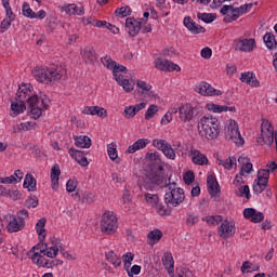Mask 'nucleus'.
Returning <instances> with one entry per match:
<instances>
[{
  "label": "nucleus",
  "instance_id": "nucleus-1",
  "mask_svg": "<svg viewBox=\"0 0 277 277\" xmlns=\"http://www.w3.org/2000/svg\"><path fill=\"white\" fill-rule=\"evenodd\" d=\"M58 252L60 249L57 247H49L47 243H37L29 250L28 256L31 259L35 265H38V267L49 268L53 267V261H50L44 256L55 259Z\"/></svg>",
  "mask_w": 277,
  "mask_h": 277
},
{
  "label": "nucleus",
  "instance_id": "nucleus-2",
  "mask_svg": "<svg viewBox=\"0 0 277 277\" xmlns=\"http://www.w3.org/2000/svg\"><path fill=\"white\" fill-rule=\"evenodd\" d=\"M32 77L39 83H45L47 85L60 81L64 75H66V69L62 67H36L31 71Z\"/></svg>",
  "mask_w": 277,
  "mask_h": 277
},
{
  "label": "nucleus",
  "instance_id": "nucleus-3",
  "mask_svg": "<svg viewBox=\"0 0 277 277\" xmlns=\"http://www.w3.org/2000/svg\"><path fill=\"white\" fill-rule=\"evenodd\" d=\"M198 131L206 140H217L220 135V120L215 117H202L198 123Z\"/></svg>",
  "mask_w": 277,
  "mask_h": 277
},
{
  "label": "nucleus",
  "instance_id": "nucleus-4",
  "mask_svg": "<svg viewBox=\"0 0 277 277\" xmlns=\"http://www.w3.org/2000/svg\"><path fill=\"white\" fill-rule=\"evenodd\" d=\"M252 10V3H246L240 5L239 8H235L233 4H225L221 8L220 12L223 16L224 23H233L237 21L243 14H248Z\"/></svg>",
  "mask_w": 277,
  "mask_h": 277
},
{
  "label": "nucleus",
  "instance_id": "nucleus-5",
  "mask_svg": "<svg viewBox=\"0 0 277 277\" xmlns=\"http://www.w3.org/2000/svg\"><path fill=\"white\" fill-rule=\"evenodd\" d=\"M168 188L167 193L164 194V202L167 207H179V205H182V202L185 200V190L181 187H176V183L170 182L166 184Z\"/></svg>",
  "mask_w": 277,
  "mask_h": 277
},
{
  "label": "nucleus",
  "instance_id": "nucleus-6",
  "mask_svg": "<svg viewBox=\"0 0 277 277\" xmlns=\"http://www.w3.org/2000/svg\"><path fill=\"white\" fill-rule=\"evenodd\" d=\"M163 181H166L163 166H158L156 170L153 169L145 175L143 187L153 192V189H157L159 185H163Z\"/></svg>",
  "mask_w": 277,
  "mask_h": 277
},
{
  "label": "nucleus",
  "instance_id": "nucleus-7",
  "mask_svg": "<svg viewBox=\"0 0 277 277\" xmlns=\"http://www.w3.org/2000/svg\"><path fill=\"white\" fill-rule=\"evenodd\" d=\"M101 230L104 235H114L118 230V217L114 212H104L101 220Z\"/></svg>",
  "mask_w": 277,
  "mask_h": 277
},
{
  "label": "nucleus",
  "instance_id": "nucleus-8",
  "mask_svg": "<svg viewBox=\"0 0 277 277\" xmlns=\"http://www.w3.org/2000/svg\"><path fill=\"white\" fill-rule=\"evenodd\" d=\"M120 72H127V68L115 63V68L113 69L114 79L117 81L118 85L123 88L124 92H133L135 84L131 83L129 79L124 78Z\"/></svg>",
  "mask_w": 277,
  "mask_h": 277
},
{
  "label": "nucleus",
  "instance_id": "nucleus-9",
  "mask_svg": "<svg viewBox=\"0 0 277 277\" xmlns=\"http://www.w3.org/2000/svg\"><path fill=\"white\" fill-rule=\"evenodd\" d=\"M225 137L226 140L234 142V144H236L237 146H243L245 144L243 137L241 136V132H239V126L235 120H232L229 122V127H227L225 131Z\"/></svg>",
  "mask_w": 277,
  "mask_h": 277
},
{
  "label": "nucleus",
  "instance_id": "nucleus-10",
  "mask_svg": "<svg viewBox=\"0 0 277 277\" xmlns=\"http://www.w3.org/2000/svg\"><path fill=\"white\" fill-rule=\"evenodd\" d=\"M179 114L182 122H192V120H194V116H196L198 111L190 104H185L179 108Z\"/></svg>",
  "mask_w": 277,
  "mask_h": 277
},
{
  "label": "nucleus",
  "instance_id": "nucleus-11",
  "mask_svg": "<svg viewBox=\"0 0 277 277\" xmlns=\"http://www.w3.org/2000/svg\"><path fill=\"white\" fill-rule=\"evenodd\" d=\"M254 44L256 41L254 39H238L235 41V51H240L242 53H252L254 51Z\"/></svg>",
  "mask_w": 277,
  "mask_h": 277
},
{
  "label": "nucleus",
  "instance_id": "nucleus-12",
  "mask_svg": "<svg viewBox=\"0 0 277 277\" xmlns=\"http://www.w3.org/2000/svg\"><path fill=\"white\" fill-rule=\"evenodd\" d=\"M155 68L158 70H163L164 72H173L175 70L176 72H180L181 67L166 58H157L155 61Z\"/></svg>",
  "mask_w": 277,
  "mask_h": 277
},
{
  "label": "nucleus",
  "instance_id": "nucleus-13",
  "mask_svg": "<svg viewBox=\"0 0 277 277\" xmlns=\"http://www.w3.org/2000/svg\"><path fill=\"white\" fill-rule=\"evenodd\" d=\"M28 109H30V114L35 120H38L40 116H42V108L38 107L40 100L38 95H31L27 98Z\"/></svg>",
  "mask_w": 277,
  "mask_h": 277
},
{
  "label": "nucleus",
  "instance_id": "nucleus-14",
  "mask_svg": "<svg viewBox=\"0 0 277 277\" xmlns=\"http://www.w3.org/2000/svg\"><path fill=\"white\" fill-rule=\"evenodd\" d=\"M195 90L202 96H222V91L213 89L208 82H201Z\"/></svg>",
  "mask_w": 277,
  "mask_h": 277
},
{
  "label": "nucleus",
  "instance_id": "nucleus-15",
  "mask_svg": "<svg viewBox=\"0 0 277 277\" xmlns=\"http://www.w3.org/2000/svg\"><path fill=\"white\" fill-rule=\"evenodd\" d=\"M126 27L128 29L129 36L135 38V36H137V34H140V30L142 29V22H138L134 17H128L126 19Z\"/></svg>",
  "mask_w": 277,
  "mask_h": 277
},
{
  "label": "nucleus",
  "instance_id": "nucleus-16",
  "mask_svg": "<svg viewBox=\"0 0 277 277\" xmlns=\"http://www.w3.org/2000/svg\"><path fill=\"white\" fill-rule=\"evenodd\" d=\"M220 237L223 239H228V237H233L235 235V223L224 221L217 229Z\"/></svg>",
  "mask_w": 277,
  "mask_h": 277
},
{
  "label": "nucleus",
  "instance_id": "nucleus-17",
  "mask_svg": "<svg viewBox=\"0 0 277 277\" xmlns=\"http://www.w3.org/2000/svg\"><path fill=\"white\" fill-rule=\"evenodd\" d=\"M70 157H72V159H75V161H77V163H79V166H81L82 168H88L89 166V161L88 158L85 157L87 153L85 151H81L75 148H69L68 150Z\"/></svg>",
  "mask_w": 277,
  "mask_h": 277
},
{
  "label": "nucleus",
  "instance_id": "nucleus-18",
  "mask_svg": "<svg viewBox=\"0 0 277 277\" xmlns=\"http://www.w3.org/2000/svg\"><path fill=\"white\" fill-rule=\"evenodd\" d=\"M183 23L186 29H188V31H192L195 36H198V34H205V31H207L205 27L196 24V22H194L190 16L184 17Z\"/></svg>",
  "mask_w": 277,
  "mask_h": 277
},
{
  "label": "nucleus",
  "instance_id": "nucleus-19",
  "mask_svg": "<svg viewBox=\"0 0 277 277\" xmlns=\"http://www.w3.org/2000/svg\"><path fill=\"white\" fill-rule=\"evenodd\" d=\"M208 192L212 198H220V184L217 183V179L214 175H209L207 177Z\"/></svg>",
  "mask_w": 277,
  "mask_h": 277
},
{
  "label": "nucleus",
  "instance_id": "nucleus-20",
  "mask_svg": "<svg viewBox=\"0 0 277 277\" xmlns=\"http://www.w3.org/2000/svg\"><path fill=\"white\" fill-rule=\"evenodd\" d=\"M82 114L87 116H98V118H107V109L100 106H85Z\"/></svg>",
  "mask_w": 277,
  "mask_h": 277
},
{
  "label": "nucleus",
  "instance_id": "nucleus-21",
  "mask_svg": "<svg viewBox=\"0 0 277 277\" xmlns=\"http://www.w3.org/2000/svg\"><path fill=\"white\" fill-rule=\"evenodd\" d=\"M60 174H62V170L60 169V164H54L51 169L50 177L52 183V189L57 192L60 189Z\"/></svg>",
  "mask_w": 277,
  "mask_h": 277
},
{
  "label": "nucleus",
  "instance_id": "nucleus-22",
  "mask_svg": "<svg viewBox=\"0 0 277 277\" xmlns=\"http://www.w3.org/2000/svg\"><path fill=\"white\" fill-rule=\"evenodd\" d=\"M190 157L195 166H207L209 163V159L207 158V156L200 153V150L198 149L190 150Z\"/></svg>",
  "mask_w": 277,
  "mask_h": 277
},
{
  "label": "nucleus",
  "instance_id": "nucleus-23",
  "mask_svg": "<svg viewBox=\"0 0 277 277\" xmlns=\"http://www.w3.org/2000/svg\"><path fill=\"white\" fill-rule=\"evenodd\" d=\"M61 12H65V14H68L69 16H82L84 9L83 6H77V4H65L61 6Z\"/></svg>",
  "mask_w": 277,
  "mask_h": 277
},
{
  "label": "nucleus",
  "instance_id": "nucleus-24",
  "mask_svg": "<svg viewBox=\"0 0 277 277\" xmlns=\"http://www.w3.org/2000/svg\"><path fill=\"white\" fill-rule=\"evenodd\" d=\"M150 144V140L148 138H138L133 145H130L126 153L129 155H133V153H137V150H142L143 148H146Z\"/></svg>",
  "mask_w": 277,
  "mask_h": 277
},
{
  "label": "nucleus",
  "instance_id": "nucleus-25",
  "mask_svg": "<svg viewBox=\"0 0 277 277\" xmlns=\"http://www.w3.org/2000/svg\"><path fill=\"white\" fill-rule=\"evenodd\" d=\"M44 226H47V219L41 217L36 224L39 243H44V239H47V229H44Z\"/></svg>",
  "mask_w": 277,
  "mask_h": 277
},
{
  "label": "nucleus",
  "instance_id": "nucleus-26",
  "mask_svg": "<svg viewBox=\"0 0 277 277\" xmlns=\"http://www.w3.org/2000/svg\"><path fill=\"white\" fill-rule=\"evenodd\" d=\"M207 109L213 114H222V111H236L235 106H224L214 103L207 104Z\"/></svg>",
  "mask_w": 277,
  "mask_h": 277
},
{
  "label": "nucleus",
  "instance_id": "nucleus-27",
  "mask_svg": "<svg viewBox=\"0 0 277 277\" xmlns=\"http://www.w3.org/2000/svg\"><path fill=\"white\" fill-rule=\"evenodd\" d=\"M25 109H27V106H25V102L15 100L11 103V116L13 118H16V116L23 114Z\"/></svg>",
  "mask_w": 277,
  "mask_h": 277
},
{
  "label": "nucleus",
  "instance_id": "nucleus-28",
  "mask_svg": "<svg viewBox=\"0 0 277 277\" xmlns=\"http://www.w3.org/2000/svg\"><path fill=\"white\" fill-rule=\"evenodd\" d=\"M75 146L78 148H90L92 146V138L88 135L74 136Z\"/></svg>",
  "mask_w": 277,
  "mask_h": 277
},
{
  "label": "nucleus",
  "instance_id": "nucleus-29",
  "mask_svg": "<svg viewBox=\"0 0 277 277\" xmlns=\"http://www.w3.org/2000/svg\"><path fill=\"white\" fill-rule=\"evenodd\" d=\"M162 263L170 276L174 274V258H172V253H164L162 258Z\"/></svg>",
  "mask_w": 277,
  "mask_h": 277
},
{
  "label": "nucleus",
  "instance_id": "nucleus-30",
  "mask_svg": "<svg viewBox=\"0 0 277 277\" xmlns=\"http://www.w3.org/2000/svg\"><path fill=\"white\" fill-rule=\"evenodd\" d=\"M23 228H25V225L19 222L16 216H13V219L6 225V229L9 233H18L19 230H23Z\"/></svg>",
  "mask_w": 277,
  "mask_h": 277
},
{
  "label": "nucleus",
  "instance_id": "nucleus-31",
  "mask_svg": "<svg viewBox=\"0 0 277 277\" xmlns=\"http://www.w3.org/2000/svg\"><path fill=\"white\" fill-rule=\"evenodd\" d=\"M240 81L248 83L251 88H259V80H256L250 71L241 74Z\"/></svg>",
  "mask_w": 277,
  "mask_h": 277
},
{
  "label": "nucleus",
  "instance_id": "nucleus-32",
  "mask_svg": "<svg viewBox=\"0 0 277 277\" xmlns=\"http://www.w3.org/2000/svg\"><path fill=\"white\" fill-rule=\"evenodd\" d=\"M75 196L85 205H92L96 200V196L90 192L76 193Z\"/></svg>",
  "mask_w": 277,
  "mask_h": 277
},
{
  "label": "nucleus",
  "instance_id": "nucleus-33",
  "mask_svg": "<svg viewBox=\"0 0 277 277\" xmlns=\"http://www.w3.org/2000/svg\"><path fill=\"white\" fill-rule=\"evenodd\" d=\"M29 94H31V91L27 90V85L24 84L18 88V91L15 96V101H19V103H25V101H27Z\"/></svg>",
  "mask_w": 277,
  "mask_h": 277
},
{
  "label": "nucleus",
  "instance_id": "nucleus-34",
  "mask_svg": "<svg viewBox=\"0 0 277 277\" xmlns=\"http://www.w3.org/2000/svg\"><path fill=\"white\" fill-rule=\"evenodd\" d=\"M240 269H241L242 274H251V272H259V269H261V267L258 264H253L250 261H246L242 263V266Z\"/></svg>",
  "mask_w": 277,
  "mask_h": 277
},
{
  "label": "nucleus",
  "instance_id": "nucleus-35",
  "mask_svg": "<svg viewBox=\"0 0 277 277\" xmlns=\"http://www.w3.org/2000/svg\"><path fill=\"white\" fill-rule=\"evenodd\" d=\"M106 259L115 267H120V265H122V260L114 251H109L108 253H106Z\"/></svg>",
  "mask_w": 277,
  "mask_h": 277
},
{
  "label": "nucleus",
  "instance_id": "nucleus-36",
  "mask_svg": "<svg viewBox=\"0 0 277 277\" xmlns=\"http://www.w3.org/2000/svg\"><path fill=\"white\" fill-rule=\"evenodd\" d=\"M24 187L28 189V192H36V180L34 179V175L26 174L24 180Z\"/></svg>",
  "mask_w": 277,
  "mask_h": 277
},
{
  "label": "nucleus",
  "instance_id": "nucleus-37",
  "mask_svg": "<svg viewBox=\"0 0 277 277\" xmlns=\"http://www.w3.org/2000/svg\"><path fill=\"white\" fill-rule=\"evenodd\" d=\"M263 41L266 44L267 49H275L277 45L276 37L272 32H266L263 37Z\"/></svg>",
  "mask_w": 277,
  "mask_h": 277
},
{
  "label": "nucleus",
  "instance_id": "nucleus-38",
  "mask_svg": "<svg viewBox=\"0 0 277 277\" xmlns=\"http://www.w3.org/2000/svg\"><path fill=\"white\" fill-rule=\"evenodd\" d=\"M267 188V182H263L258 180H254L253 183V194H256V196H259V194H263V192H265V189Z\"/></svg>",
  "mask_w": 277,
  "mask_h": 277
},
{
  "label": "nucleus",
  "instance_id": "nucleus-39",
  "mask_svg": "<svg viewBox=\"0 0 277 277\" xmlns=\"http://www.w3.org/2000/svg\"><path fill=\"white\" fill-rule=\"evenodd\" d=\"M197 18L199 21H202L203 23L210 24L217 18V15L215 13H197Z\"/></svg>",
  "mask_w": 277,
  "mask_h": 277
},
{
  "label": "nucleus",
  "instance_id": "nucleus-40",
  "mask_svg": "<svg viewBox=\"0 0 277 277\" xmlns=\"http://www.w3.org/2000/svg\"><path fill=\"white\" fill-rule=\"evenodd\" d=\"M81 55L84 60V62H92L94 60V55H96V52L94 51V48L87 47L81 51Z\"/></svg>",
  "mask_w": 277,
  "mask_h": 277
},
{
  "label": "nucleus",
  "instance_id": "nucleus-41",
  "mask_svg": "<svg viewBox=\"0 0 277 277\" xmlns=\"http://www.w3.org/2000/svg\"><path fill=\"white\" fill-rule=\"evenodd\" d=\"M161 237H163V233L160 229H154L150 230L147 234V238L149 239V241H154V242H159L161 241Z\"/></svg>",
  "mask_w": 277,
  "mask_h": 277
},
{
  "label": "nucleus",
  "instance_id": "nucleus-42",
  "mask_svg": "<svg viewBox=\"0 0 277 277\" xmlns=\"http://www.w3.org/2000/svg\"><path fill=\"white\" fill-rule=\"evenodd\" d=\"M144 198L150 207H155L159 202V195L157 194L145 193Z\"/></svg>",
  "mask_w": 277,
  "mask_h": 277
},
{
  "label": "nucleus",
  "instance_id": "nucleus-43",
  "mask_svg": "<svg viewBox=\"0 0 277 277\" xmlns=\"http://www.w3.org/2000/svg\"><path fill=\"white\" fill-rule=\"evenodd\" d=\"M236 196L239 198H243V196L247 198V200H250V186L245 185L240 186L236 192Z\"/></svg>",
  "mask_w": 277,
  "mask_h": 277
},
{
  "label": "nucleus",
  "instance_id": "nucleus-44",
  "mask_svg": "<svg viewBox=\"0 0 277 277\" xmlns=\"http://www.w3.org/2000/svg\"><path fill=\"white\" fill-rule=\"evenodd\" d=\"M134 258L135 255L131 252H128L122 255L126 272H129V269L131 268Z\"/></svg>",
  "mask_w": 277,
  "mask_h": 277
},
{
  "label": "nucleus",
  "instance_id": "nucleus-45",
  "mask_svg": "<svg viewBox=\"0 0 277 277\" xmlns=\"http://www.w3.org/2000/svg\"><path fill=\"white\" fill-rule=\"evenodd\" d=\"M116 148H117L116 143H110L107 146L108 157L109 159H111V161H116L118 159V150Z\"/></svg>",
  "mask_w": 277,
  "mask_h": 277
},
{
  "label": "nucleus",
  "instance_id": "nucleus-46",
  "mask_svg": "<svg viewBox=\"0 0 277 277\" xmlns=\"http://www.w3.org/2000/svg\"><path fill=\"white\" fill-rule=\"evenodd\" d=\"M22 14L27 18H36V12L31 10V8L29 6V3L27 2H24L22 6Z\"/></svg>",
  "mask_w": 277,
  "mask_h": 277
},
{
  "label": "nucleus",
  "instance_id": "nucleus-47",
  "mask_svg": "<svg viewBox=\"0 0 277 277\" xmlns=\"http://www.w3.org/2000/svg\"><path fill=\"white\" fill-rule=\"evenodd\" d=\"M101 62L108 70H114V68H116V62L111 60V56L106 55L101 58Z\"/></svg>",
  "mask_w": 277,
  "mask_h": 277
},
{
  "label": "nucleus",
  "instance_id": "nucleus-48",
  "mask_svg": "<svg viewBox=\"0 0 277 277\" xmlns=\"http://www.w3.org/2000/svg\"><path fill=\"white\" fill-rule=\"evenodd\" d=\"M157 111H159V106L155 104L149 105L145 113V120H151V118H155V114H157Z\"/></svg>",
  "mask_w": 277,
  "mask_h": 277
},
{
  "label": "nucleus",
  "instance_id": "nucleus-49",
  "mask_svg": "<svg viewBox=\"0 0 277 277\" xmlns=\"http://www.w3.org/2000/svg\"><path fill=\"white\" fill-rule=\"evenodd\" d=\"M169 144L170 143L166 140L155 138L153 141V146H155V148H158V150H161L162 153L166 150V148H168Z\"/></svg>",
  "mask_w": 277,
  "mask_h": 277
},
{
  "label": "nucleus",
  "instance_id": "nucleus-50",
  "mask_svg": "<svg viewBox=\"0 0 277 277\" xmlns=\"http://www.w3.org/2000/svg\"><path fill=\"white\" fill-rule=\"evenodd\" d=\"M115 14L120 16V18H124L131 16V9L129 6H121L115 11Z\"/></svg>",
  "mask_w": 277,
  "mask_h": 277
},
{
  "label": "nucleus",
  "instance_id": "nucleus-51",
  "mask_svg": "<svg viewBox=\"0 0 277 277\" xmlns=\"http://www.w3.org/2000/svg\"><path fill=\"white\" fill-rule=\"evenodd\" d=\"M136 87L140 88V90H142V94H147V92H150V90H153V87L150 84L142 80L136 81Z\"/></svg>",
  "mask_w": 277,
  "mask_h": 277
},
{
  "label": "nucleus",
  "instance_id": "nucleus-52",
  "mask_svg": "<svg viewBox=\"0 0 277 277\" xmlns=\"http://www.w3.org/2000/svg\"><path fill=\"white\" fill-rule=\"evenodd\" d=\"M25 207H27V209H36V207H38V197H28L25 201Z\"/></svg>",
  "mask_w": 277,
  "mask_h": 277
},
{
  "label": "nucleus",
  "instance_id": "nucleus-53",
  "mask_svg": "<svg viewBox=\"0 0 277 277\" xmlns=\"http://www.w3.org/2000/svg\"><path fill=\"white\" fill-rule=\"evenodd\" d=\"M258 180L264 182V183H269V170L267 169H262L258 172Z\"/></svg>",
  "mask_w": 277,
  "mask_h": 277
},
{
  "label": "nucleus",
  "instance_id": "nucleus-54",
  "mask_svg": "<svg viewBox=\"0 0 277 277\" xmlns=\"http://www.w3.org/2000/svg\"><path fill=\"white\" fill-rule=\"evenodd\" d=\"M16 220L22 222L25 226V220H27V217H29V211H27L26 209L19 210L16 213Z\"/></svg>",
  "mask_w": 277,
  "mask_h": 277
},
{
  "label": "nucleus",
  "instance_id": "nucleus-55",
  "mask_svg": "<svg viewBox=\"0 0 277 277\" xmlns=\"http://www.w3.org/2000/svg\"><path fill=\"white\" fill-rule=\"evenodd\" d=\"M12 23H14V19H10L8 17H4V19L0 24V34H3L4 31H8L9 27H12Z\"/></svg>",
  "mask_w": 277,
  "mask_h": 277
},
{
  "label": "nucleus",
  "instance_id": "nucleus-56",
  "mask_svg": "<svg viewBox=\"0 0 277 277\" xmlns=\"http://www.w3.org/2000/svg\"><path fill=\"white\" fill-rule=\"evenodd\" d=\"M164 156H167L168 159H176V153H174V148H172V145L169 144V146L164 147V150L162 151Z\"/></svg>",
  "mask_w": 277,
  "mask_h": 277
},
{
  "label": "nucleus",
  "instance_id": "nucleus-57",
  "mask_svg": "<svg viewBox=\"0 0 277 277\" xmlns=\"http://www.w3.org/2000/svg\"><path fill=\"white\" fill-rule=\"evenodd\" d=\"M123 116L128 120H131V118H135L136 113H135L133 106H126L124 110H123Z\"/></svg>",
  "mask_w": 277,
  "mask_h": 277
},
{
  "label": "nucleus",
  "instance_id": "nucleus-58",
  "mask_svg": "<svg viewBox=\"0 0 277 277\" xmlns=\"http://www.w3.org/2000/svg\"><path fill=\"white\" fill-rule=\"evenodd\" d=\"M233 166H237V158L228 157L224 162L223 167L225 170H233Z\"/></svg>",
  "mask_w": 277,
  "mask_h": 277
},
{
  "label": "nucleus",
  "instance_id": "nucleus-59",
  "mask_svg": "<svg viewBox=\"0 0 277 277\" xmlns=\"http://www.w3.org/2000/svg\"><path fill=\"white\" fill-rule=\"evenodd\" d=\"M183 179L186 185H192V183H194V181L196 180V175L194 174V171H188L184 174Z\"/></svg>",
  "mask_w": 277,
  "mask_h": 277
},
{
  "label": "nucleus",
  "instance_id": "nucleus-60",
  "mask_svg": "<svg viewBox=\"0 0 277 277\" xmlns=\"http://www.w3.org/2000/svg\"><path fill=\"white\" fill-rule=\"evenodd\" d=\"M146 159H148V161H156V163H159V161H161V156L157 151L147 153Z\"/></svg>",
  "mask_w": 277,
  "mask_h": 277
},
{
  "label": "nucleus",
  "instance_id": "nucleus-61",
  "mask_svg": "<svg viewBox=\"0 0 277 277\" xmlns=\"http://www.w3.org/2000/svg\"><path fill=\"white\" fill-rule=\"evenodd\" d=\"M263 220H265V215L262 212L255 210V213L253 214L251 222H253V224H259L263 222Z\"/></svg>",
  "mask_w": 277,
  "mask_h": 277
},
{
  "label": "nucleus",
  "instance_id": "nucleus-62",
  "mask_svg": "<svg viewBox=\"0 0 277 277\" xmlns=\"http://www.w3.org/2000/svg\"><path fill=\"white\" fill-rule=\"evenodd\" d=\"M255 210L254 208H247L243 210V217L246 220H250V222H252V217H254V213H255Z\"/></svg>",
  "mask_w": 277,
  "mask_h": 277
},
{
  "label": "nucleus",
  "instance_id": "nucleus-63",
  "mask_svg": "<svg viewBox=\"0 0 277 277\" xmlns=\"http://www.w3.org/2000/svg\"><path fill=\"white\" fill-rule=\"evenodd\" d=\"M155 207H156L159 215H170V213H171L170 210H167L166 207H163V205H161L159 202Z\"/></svg>",
  "mask_w": 277,
  "mask_h": 277
},
{
  "label": "nucleus",
  "instance_id": "nucleus-64",
  "mask_svg": "<svg viewBox=\"0 0 277 277\" xmlns=\"http://www.w3.org/2000/svg\"><path fill=\"white\" fill-rule=\"evenodd\" d=\"M77 189V181L69 180L66 184V190L71 194V192H75Z\"/></svg>",
  "mask_w": 277,
  "mask_h": 277
}]
</instances>
